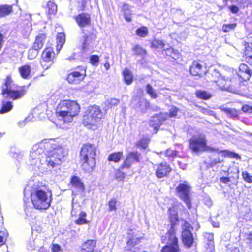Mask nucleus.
Wrapping results in <instances>:
<instances>
[{"label": "nucleus", "mask_w": 252, "mask_h": 252, "mask_svg": "<svg viewBox=\"0 0 252 252\" xmlns=\"http://www.w3.org/2000/svg\"><path fill=\"white\" fill-rule=\"evenodd\" d=\"M30 191L33 207L39 210L47 209L51 205L52 193L48 186L41 182L29 181L24 191V195Z\"/></svg>", "instance_id": "nucleus-1"}, {"label": "nucleus", "mask_w": 252, "mask_h": 252, "mask_svg": "<svg viewBox=\"0 0 252 252\" xmlns=\"http://www.w3.org/2000/svg\"><path fill=\"white\" fill-rule=\"evenodd\" d=\"M252 75V71L245 64H241L239 67L238 72L230 68L225 71L222 76L218 71L214 70L212 75L217 78L213 81L217 83L221 89H228L230 86H235L242 81L248 80Z\"/></svg>", "instance_id": "nucleus-2"}, {"label": "nucleus", "mask_w": 252, "mask_h": 252, "mask_svg": "<svg viewBox=\"0 0 252 252\" xmlns=\"http://www.w3.org/2000/svg\"><path fill=\"white\" fill-rule=\"evenodd\" d=\"M46 158L47 169L51 170L64 161V158L68 154V151L64 147L59 145L54 140L47 139Z\"/></svg>", "instance_id": "nucleus-3"}, {"label": "nucleus", "mask_w": 252, "mask_h": 252, "mask_svg": "<svg viewBox=\"0 0 252 252\" xmlns=\"http://www.w3.org/2000/svg\"><path fill=\"white\" fill-rule=\"evenodd\" d=\"M47 139L35 144L32 148L30 154V162L34 170H43L46 166V144Z\"/></svg>", "instance_id": "nucleus-4"}, {"label": "nucleus", "mask_w": 252, "mask_h": 252, "mask_svg": "<svg viewBox=\"0 0 252 252\" xmlns=\"http://www.w3.org/2000/svg\"><path fill=\"white\" fill-rule=\"evenodd\" d=\"M80 106L75 101L63 100L58 105L56 113L59 119L64 123H70L80 111Z\"/></svg>", "instance_id": "nucleus-5"}, {"label": "nucleus", "mask_w": 252, "mask_h": 252, "mask_svg": "<svg viewBox=\"0 0 252 252\" xmlns=\"http://www.w3.org/2000/svg\"><path fill=\"white\" fill-rule=\"evenodd\" d=\"M96 149L94 145H84L80 152V160L82 167L86 172H91L95 165Z\"/></svg>", "instance_id": "nucleus-6"}, {"label": "nucleus", "mask_w": 252, "mask_h": 252, "mask_svg": "<svg viewBox=\"0 0 252 252\" xmlns=\"http://www.w3.org/2000/svg\"><path fill=\"white\" fill-rule=\"evenodd\" d=\"M25 88L26 86L18 87L15 85L11 76L8 75L4 80L2 94L6 97L15 100L21 98L26 94Z\"/></svg>", "instance_id": "nucleus-7"}, {"label": "nucleus", "mask_w": 252, "mask_h": 252, "mask_svg": "<svg viewBox=\"0 0 252 252\" xmlns=\"http://www.w3.org/2000/svg\"><path fill=\"white\" fill-rule=\"evenodd\" d=\"M102 117V114L99 107L90 106L88 109V113L84 116L83 123L86 126L90 128V126H95Z\"/></svg>", "instance_id": "nucleus-8"}, {"label": "nucleus", "mask_w": 252, "mask_h": 252, "mask_svg": "<svg viewBox=\"0 0 252 252\" xmlns=\"http://www.w3.org/2000/svg\"><path fill=\"white\" fill-rule=\"evenodd\" d=\"M189 143V149L195 153L205 151L207 148L206 136L202 133L193 136Z\"/></svg>", "instance_id": "nucleus-9"}, {"label": "nucleus", "mask_w": 252, "mask_h": 252, "mask_svg": "<svg viewBox=\"0 0 252 252\" xmlns=\"http://www.w3.org/2000/svg\"><path fill=\"white\" fill-rule=\"evenodd\" d=\"M179 197L186 204L188 208H191L190 198L191 187L186 183H180L176 187Z\"/></svg>", "instance_id": "nucleus-10"}, {"label": "nucleus", "mask_w": 252, "mask_h": 252, "mask_svg": "<svg viewBox=\"0 0 252 252\" xmlns=\"http://www.w3.org/2000/svg\"><path fill=\"white\" fill-rule=\"evenodd\" d=\"M167 236V244L162 248L161 252H181L178 238L174 233L173 228L168 230Z\"/></svg>", "instance_id": "nucleus-11"}, {"label": "nucleus", "mask_w": 252, "mask_h": 252, "mask_svg": "<svg viewBox=\"0 0 252 252\" xmlns=\"http://www.w3.org/2000/svg\"><path fill=\"white\" fill-rule=\"evenodd\" d=\"M190 224L185 222L183 226V231L182 234V241L185 246L189 248L193 245L194 243V238L193 234L191 232Z\"/></svg>", "instance_id": "nucleus-12"}, {"label": "nucleus", "mask_w": 252, "mask_h": 252, "mask_svg": "<svg viewBox=\"0 0 252 252\" xmlns=\"http://www.w3.org/2000/svg\"><path fill=\"white\" fill-rule=\"evenodd\" d=\"M140 156L141 154L138 152H131L128 153L120 168L122 169L129 168L132 164L139 162Z\"/></svg>", "instance_id": "nucleus-13"}, {"label": "nucleus", "mask_w": 252, "mask_h": 252, "mask_svg": "<svg viewBox=\"0 0 252 252\" xmlns=\"http://www.w3.org/2000/svg\"><path fill=\"white\" fill-rule=\"evenodd\" d=\"M155 174L158 178L166 177L171 171V168L166 162L155 164L154 166Z\"/></svg>", "instance_id": "nucleus-14"}, {"label": "nucleus", "mask_w": 252, "mask_h": 252, "mask_svg": "<svg viewBox=\"0 0 252 252\" xmlns=\"http://www.w3.org/2000/svg\"><path fill=\"white\" fill-rule=\"evenodd\" d=\"M167 113H160L151 117L149 120V125L154 128V131L157 133L160 126L163 122L167 118Z\"/></svg>", "instance_id": "nucleus-15"}, {"label": "nucleus", "mask_w": 252, "mask_h": 252, "mask_svg": "<svg viewBox=\"0 0 252 252\" xmlns=\"http://www.w3.org/2000/svg\"><path fill=\"white\" fill-rule=\"evenodd\" d=\"M85 76L86 69L82 67L80 71H75L69 73L67 80L69 83L77 84L82 80Z\"/></svg>", "instance_id": "nucleus-16"}, {"label": "nucleus", "mask_w": 252, "mask_h": 252, "mask_svg": "<svg viewBox=\"0 0 252 252\" xmlns=\"http://www.w3.org/2000/svg\"><path fill=\"white\" fill-rule=\"evenodd\" d=\"M137 233L132 230L128 232V240L127 242V250L131 251L132 247L136 245L140 241V238L137 236Z\"/></svg>", "instance_id": "nucleus-17"}, {"label": "nucleus", "mask_w": 252, "mask_h": 252, "mask_svg": "<svg viewBox=\"0 0 252 252\" xmlns=\"http://www.w3.org/2000/svg\"><path fill=\"white\" fill-rule=\"evenodd\" d=\"M190 72L192 75L201 77L205 74V71L203 70L202 65L196 61L193 62L190 67Z\"/></svg>", "instance_id": "nucleus-18"}, {"label": "nucleus", "mask_w": 252, "mask_h": 252, "mask_svg": "<svg viewBox=\"0 0 252 252\" xmlns=\"http://www.w3.org/2000/svg\"><path fill=\"white\" fill-rule=\"evenodd\" d=\"M169 213V220L171 222V227L169 230H171L172 228L174 229V233H175L176 231V225L177 224V222L178 221V218L177 214V209L175 206H173L171 208H170L168 210Z\"/></svg>", "instance_id": "nucleus-19"}, {"label": "nucleus", "mask_w": 252, "mask_h": 252, "mask_svg": "<svg viewBox=\"0 0 252 252\" xmlns=\"http://www.w3.org/2000/svg\"><path fill=\"white\" fill-rule=\"evenodd\" d=\"M40 107H37L35 108L32 113L30 114L29 116L25 119L24 120L20 121L18 123L19 126L20 127H23L26 125V123L29 121H33L36 119V117L37 115H39L38 117L39 118L41 117V115L42 113H39Z\"/></svg>", "instance_id": "nucleus-20"}, {"label": "nucleus", "mask_w": 252, "mask_h": 252, "mask_svg": "<svg viewBox=\"0 0 252 252\" xmlns=\"http://www.w3.org/2000/svg\"><path fill=\"white\" fill-rule=\"evenodd\" d=\"M78 25L81 27H85L90 24V16L85 13L80 14L75 18Z\"/></svg>", "instance_id": "nucleus-21"}, {"label": "nucleus", "mask_w": 252, "mask_h": 252, "mask_svg": "<svg viewBox=\"0 0 252 252\" xmlns=\"http://www.w3.org/2000/svg\"><path fill=\"white\" fill-rule=\"evenodd\" d=\"M70 183L72 187L76 190V193L74 190L73 191L72 194H78V192H83L84 190V186L83 183L81 182L80 178L77 176H73L71 179Z\"/></svg>", "instance_id": "nucleus-22"}, {"label": "nucleus", "mask_w": 252, "mask_h": 252, "mask_svg": "<svg viewBox=\"0 0 252 252\" xmlns=\"http://www.w3.org/2000/svg\"><path fill=\"white\" fill-rule=\"evenodd\" d=\"M82 48L84 52H87L92 48V39L91 36H84L81 39Z\"/></svg>", "instance_id": "nucleus-23"}, {"label": "nucleus", "mask_w": 252, "mask_h": 252, "mask_svg": "<svg viewBox=\"0 0 252 252\" xmlns=\"http://www.w3.org/2000/svg\"><path fill=\"white\" fill-rule=\"evenodd\" d=\"M96 245V242L93 240H88L81 246V251L84 252H92Z\"/></svg>", "instance_id": "nucleus-24"}, {"label": "nucleus", "mask_w": 252, "mask_h": 252, "mask_svg": "<svg viewBox=\"0 0 252 252\" xmlns=\"http://www.w3.org/2000/svg\"><path fill=\"white\" fill-rule=\"evenodd\" d=\"M21 76L25 79H28L30 77L31 67L29 65H24L20 67L18 69Z\"/></svg>", "instance_id": "nucleus-25"}, {"label": "nucleus", "mask_w": 252, "mask_h": 252, "mask_svg": "<svg viewBox=\"0 0 252 252\" xmlns=\"http://www.w3.org/2000/svg\"><path fill=\"white\" fill-rule=\"evenodd\" d=\"M46 37L44 34H40L38 35L36 37L35 40L32 46L33 48L40 50L44 45Z\"/></svg>", "instance_id": "nucleus-26"}, {"label": "nucleus", "mask_w": 252, "mask_h": 252, "mask_svg": "<svg viewBox=\"0 0 252 252\" xmlns=\"http://www.w3.org/2000/svg\"><path fill=\"white\" fill-rule=\"evenodd\" d=\"M12 12V6L9 5H0V18L9 15Z\"/></svg>", "instance_id": "nucleus-27"}, {"label": "nucleus", "mask_w": 252, "mask_h": 252, "mask_svg": "<svg viewBox=\"0 0 252 252\" xmlns=\"http://www.w3.org/2000/svg\"><path fill=\"white\" fill-rule=\"evenodd\" d=\"M54 53L52 48H46L42 53V58L49 61H53Z\"/></svg>", "instance_id": "nucleus-28"}, {"label": "nucleus", "mask_w": 252, "mask_h": 252, "mask_svg": "<svg viewBox=\"0 0 252 252\" xmlns=\"http://www.w3.org/2000/svg\"><path fill=\"white\" fill-rule=\"evenodd\" d=\"M123 156L122 152H115L111 154L108 157V160L115 163L118 162Z\"/></svg>", "instance_id": "nucleus-29"}, {"label": "nucleus", "mask_w": 252, "mask_h": 252, "mask_svg": "<svg viewBox=\"0 0 252 252\" xmlns=\"http://www.w3.org/2000/svg\"><path fill=\"white\" fill-rule=\"evenodd\" d=\"M57 11V5L53 1H49L47 3V13L48 15H55Z\"/></svg>", "instance_id": "nucleus-30"}, {"label": "nucleus", "mask_w": 252, "mask_h": 252, "mask_svg": "<svg viewBox=\"0 0 252 252\" xmlns=\"http://www.w3.org/2000/svg\"><path fill=\"white\" fill-rule=\"evenodd\" d=\"M125 82L126 84L130 85L133 82V76L131 72L127 69H125L123 72Z\"/></svg>", "instance_id": "nucleus-31"}, {"label": "nucleus", "mask_w": 252, "mask_h": 252, "mask_svg": "<svg viewBox=\"0 0 252 252\" xmlns=\"http://www.w3.org/2000/svg\"><path fill=\"white\" fill-rule=\"evenodd\" d=\"M81 211V207L79 204L77 202H75L74 199L72 200V210L71 212V215L72 216L77 217L80 214V213H82Z\"/></svg>", "instance_id": "nucleus-32"}, {"label": "nucleus", "mask_w": 252, "mask_h": 252, "mask_svg": "<svg viewBox=\"0 0 252 252\" xmlns=\"http://www.w3.org/2000/svg\"><path fill=\"white\" fill-rule=\"evenodd\" d=\"M123 10L124 11V17L126 21L128 22H131L132 11L130 10V6L127 4L124 5L123 6Z\"/></svg>", "instance_id": "nucleus-33"}, {"label": "nucleus", "mask_w": 252, "mask_h": 252, "mask_svg": "<svg viewBox=\"0 0 252 252\" xmlns=\"http://www.w3.org/2000/svg\"><path fill=\"white\" fill-rule=\"evenodd\" d=\"M65 40V36L64 33H59L57 36V50L59 52L64 44Z\"/></svg>", "instance_id": "nucleus-34"}, {"label": "nucleus", "mask_w": 252, "mask_h": 252, "mask_svg": "<svg viewBox=\"0 0 252 252\" xmlns=\"http://www.w3.org/2000/svg\"><path fill=\"white\" fill-rule=\"evenodd\" d=\"M150 103L148 100L145 99H141L139 101L138 108L140 109L141 112L145 113Z\"/></svg>", "instance_id": "nucleus-35"}, {"label": "nucleus", "mask_w": 252, "mask_h": 252, "mask_svg": "<svg viewBox=\"0 0 252 252\" xmlns=\"http://www.w3.org/2000/svg\"><path fill=\"white\" fill-rule=\"evenodd\" d=\"M13 108L12 102L10 101H3L2 107L0 110V114H4L10 111Z\"/></svg>", "instance_id": "nucleus-36"}, {"label": "nucleus", "mask_w": 252, "mask_h": 252, "mask_svg": "<svg viewBox=\"0 0 252 252\" xmlns=\"http://www.w3.org/2000/svg\"><path fill=\"white\" fill-rule=\"evenodd\" d=\"M196 96L200 99H208L211 98V94L205 91L198 90L195 93Z\"/></svg>", "instance_id": "nucleus-37"}, {"label": "nucleus", "mask_w": 252, "mask_h": 252, "mask_svg": "<svg viewBox=\"0 0 252 252\" xmlns=\"http://www.w3.org/2000/svg\"><path fill=\"white\" fill-rule=\"evenodd\" d=\"M222 110L233 118H237L239 115V112L235 109L224 108L222 109Z\"/></svg>", "instance_id": "nucleus-38"}, {"label": "nucleus", "mask_w": 252, "mask_h": 252, "mask_svg": "<svg viewBox=\"0 0 252 252\" xmlns=\"http://www.w3.org/2000/svg\"><path fill=\"white\" fill-rule=\"evenodd\" d=\"M146 91L147 93L150 95L151 98L156 99L158 97V95L157 93L150 84H148L146 85Z\"/></svg>", "instance_id": "nucleus-39"}, {"label": "nucleus", "mask_w": 252, "mask_h": 252, "mask_svg": "<svg viewBox=\"0 0 252 252\" xmlns=\"http://www.w3.org/2000/svg\"><path fill=\"white\" fill-rule=\"evenodd\" d=\"M78 216H79L78 219L75 220L76 224L81 225L88 223V221L86 219V214L85 212L80 213V214Z\"/></svg>", "instance_id": "nucleus-40"}, {"label": "nucleus", "mask_w": 252, "mask_h": 252, "mask_svg": "<svg viewBox=\"0 0 252 252\" xmlns=\"http://www.w3.org/2000/svg\"><path fill=\"white\" fill-rule=\"evenodd\" d=\"M39 51V50L36 49L32 46L29 50L28 54V59L30 60H32L35 58L38 54Z\"/></svg>", "instance_id": "nucleus-41"}, {"label": "nucleus", "mask_w": 252, "mask_h": 252, "mask_svg": "<svg viewBox=\"0 0 252 252\" xmlns=\"http://www.w3.org/2000/svg\"><path fill=\"white\" fill-rule=\"evenodd\" d=\"M148 29L145 27H142L136 30V33L139 36L142 37H146L148 34Z\"/></svg>", "instance_id": "nucleus-42"}, {"label": "nucleus", "mask_w": 252, "mask_h": 252, "mask_svg": "<svg viewBox=\"0 0 252 252\" xmlns=\"http://www.w3.org/2000/svg\"><path fill=\"white\" fill-rule=\"evenodd\" d=\"M117 200L115 198H112L108 202V210L111 211H116L117 208Z\"/></svg>", "instance_id": "nucleus-43"}, {"label": "nucleus", "mask_w": 252, "mask_h": 252, "mask_svg": "<svg viewBox=\"0 0 252 252\" xmlns=\"http://www.w3.org/2000/svg\"><path fill=\"white\" fill-rule=\"evenodd\" d=\"M152 46L156 48L163 49L164 50L165 44L162 40L158 39H154L152 43Z\"/></svg>", "instance_id": "nucleus-44"}, {"label": "nucleus", "mask_w": 252, "mask_h": 252, "mask_svg": "<svg viewBox=\"0 0 252 252\" xmlns=\"http://www.w3.org/2000/svg\"><path fill=\"white\" fill-rule=\"evenodd\" d=\"M41 65L44 69H48L53 63V61H49L42 58L40 61Z\"/></svg>", "instance_id": "nucleus-45"}, {"label": "nucleus", "mask_w": 252, "mask_h": 252, "mask_svg": "<svg viewBox=\"0 0 252 252\" xmlns=\"http://www.w3.org/2000/svg\"><path fill=\"white\" fill-rule=\"evenodd\" d=\"M204 237L208 240V245L209 246L212 247L214 246V235L211 233H205Z\"/></svg>", "instance_id": "nucleus-46"}, {"label": "nucleus", "mask_w": 252, "mask_h": 252, "mask_svg": "<svg viewBox=\"0 0 252 252\" xmlns=\"http://www.w3.org/2000/svg\"><path fill=\"white\" fill-rule=\"evenodd\" d=\"M236 24H224L222 26V30L224 32H228L230 31L234 30L236 27Z\"/></svg>", "instance_id": "nucleus-47"}, {"label": "nucleus", "mask_w": 252, "mask_h": 252, "mask_svg": "<svg viewBox=\"0 0 252 252\" xmlns=\"http://www.w3.org/2000/svg\"><path fill=\"white\" fill-rule=\"evenodd\" d=\"M106 102V104L109 105V107L111 108L113 106L117 105L119 103L120 101L119 100L117 99L111 98L107 99Z\"/></svg>", "instance_id": "nucleus-48"}, {"label": "nucleus", "mask_w": 252, "mask_h": 252, "mask_svg": "<svg viewBox=\"0 0 252 252\" xmlns=\"http://www.w3.org/2000/svg\"><path fill=\"white\" fill-rule=\"evenodd\" d=\"M149 140L147 138L141 139L138 143V145L142 147L143 149H146L148 147Z\"/></svg>", "instance_id": "nucleus-49"}, {"label": "nucleus", "mask_w": 252, "mask_h": 252, "mask_svg": "<svg viewBox=\"0 0 252 252\" xmlns=\"http://www.w3.org/2000/svg\"><path fill=\"white\" fill-rule=\"evenodd\" d=\"M242 175L243 179L247 182L252 183V176L247 171L242 172Z\"/></svg>", "instance_id": "nucleus-50"}, {"label": "nucleus", "mask_w": 252, "mask_h": 252, "mask_svg": "<svg viewBox=\"0 0 252 252\" xmlns=\"http://www.w3.org/2000/svg\"><path fill=\"white\" fill-rule=\"evenodd\" d=\"M121 168L117 170L115 173V177L116 179L119 181L123 180L125 177L126 174L120 170Z\"/></svg>", "instance_id": "nucleus-51"}, {"label": "nucleus", "mask_w": 252, "mask_h": 252, "mask_svg": "<svg viewBox=\"0 0 252 252\" xmlns=\"http://www.w3.org/2000/svg\"><path fill=\"white\" fill-rule=\"evenodd\" d=\"M133 51L134 53L137 55H143L146 53L145 50L139 45H136L133 48Z\"/></svg>", "instance_id": "nucleus-52"}, {"label": "nucleus", "mask_w": 252, "mask_h": 252, "mask_svg": "<svg viewBox=\"0 0 252 252\" xmlns=\"http://www.w3.org/2000/svg\"><path fill=\"white\" fill-rule=\"evenodd\" d=\"M99 61V57L97 55H92L90 57V63L93 65H97Z\"/></svg>", "instance_id": "nucleus-53"}, {"label": "nucleus", "mask_w": 252, "mask_h": 252, "mask_svg": "<svg viewBox=\"0 0 252 252\" xmlns=\"http://www.w3.org/2000/svg\"><path fill=\"white\" fill-rule=\"evenodd\" d=\"M178 111V109L176 107H172L171 108L169 111V114H167L168 117H175L177 115V112Z\"/></svg>", "instance_id": "nucleus-54"}, {"label": "nucleus", "mask_w": 252, "mask_h": 252, "mask_svg": "<svg viewBox=\"0 0 252 252\" xmlns=\"http://www.w3.org/2000/svg\"><path fill=\"white\" fill-rule=\"evenodd\" d=\"M21 16L22 17H24V16L25 17V19L26 20H27L28 22L27 23V25L29 26V29L30 31H31V29H30V28L32 26V25H31V19H32V15H31V14H23L21 15Z\"/></svg>", "instance_id": "nucleus-55"}, {"label": "nucleus", "mask_w": 252, "mask_h": 252, "mask_svg": "<svg viewBox=\"0 0 252 252\" xmlns=\"http://www.w3.org/2000/svg\"><path fill=\"white\" fill-rule=\"evenodd\" d=\"M7 237V234L4 231H0V247L2 245Z\"/></svg>", "instance_id": "nucleus-56"}, {"label": "nucleus", "mask_w": 252, "mask_h": 252, "mask_svg": "<svg viewBox=\"0 0 252 252\" xmlns=\"http://www.w3.org/2000/svg\"><path fill=\"white\" fill-rule=\"evenodd\" d=\"M178 152L171 149H168L166 150L165 154L169 157H174L177 155Z\"/></svg>", "instance_id": "nucleus-57"}, {"label": "nucleus", "mask_w": 252, "mask_h": 252, "mask_svg": "<svg viewBox=\"0 0 252 252\" xmlns=\"http://www.w3.org/2000/svg\"><path fill=\"white\" fill-rule=\"evenodd\" d=\"M242 110L243 112L246 113H252V107L248 105H244L242 107Z\"/></svg>", "instance_id": "nucleus-58"}, {"label": "nucleus", "mask_w": 252, "mask_h": 252, "mask_svg": "<svg viewBox=\"0 0 252 252\" xmlns=\"http://www.w3.org/2000/svg\"><path fill=\"white\" fill-rule=\"evenodd\" d=\"M246 242L250 249H252V232L250 233L246 238Z\"/></svg>", "instance_id": "nucleus-59"}, {"label": "nucleus", "mask_w": 252, "mask_h": 252, "mask_svg": "<svg viewBox=\"0 0 252 252\" xmlns=\"http://www.w3.org/2000/svg\"><path fill=\"white\" fill-rule=\"evenodd\" d=\"M51 249L52 252H62L61 247L58 244H53Z\"/></svg>", "instance_id": "nucleus-60"}, {"label": "nucleus", "mask_w": 252, "mask_h": 252, "mask_svg": "<svg viewBox=\"0 0 252 252\" xmlns=\"http://www.w3.org/2000/svg\"><path fill=\"white\" fill-rule=\"evenodd\" d=\"M230 11L233 14H236L239 11V8L236 5H231L229 7Z\"/></svg>", "instance_id": "nucleus-61"}, {"label": "nucleus", "mask_w": 252, "mask_h": 252, "mask_svg": "<svg viewBox=\"0 0 252 252\" xmlns=\"http://www.w3.org/2000/svg\"><path fill=\"white\" fill-rule=\"evenodd\" d=\"M220 181L223 183L226 184L230 181V179L227 177H222L220 178Z\"/></svg>", "instance_id": "nucleus-62"}, {"label": "nucleus", "mask_w": 252, "mask_h": 252, "mask_svg": "<svg viewBox=\"0 0 252 252\" xmlns=\"http://www.w3.org/2000/svg\"><path fill=\"white\" fill-rule=\"evenodd\" d=\"M24 156V153L23 152H20L19 154L16 153L14 155V157L15 158H16L17 159L21 158L22 157Z\"/></svg>", "instance_id": "nucleus-63"}, {"label": "nucleus", "mask_w": 252, "mask_h": 252, "mask_svg": "<svg viewBox=\"0 0 252 252\" xmlns=\"http://www.w3.org/2000/svg\"><path fill=\"white\" fill-rule=\"evenodd\" d=\"M227 252H240L239 249L237 248H234L228 250Z\"/></svg>", "instance_id": "nucleus-64"}]
</instances>
